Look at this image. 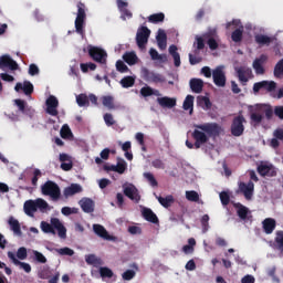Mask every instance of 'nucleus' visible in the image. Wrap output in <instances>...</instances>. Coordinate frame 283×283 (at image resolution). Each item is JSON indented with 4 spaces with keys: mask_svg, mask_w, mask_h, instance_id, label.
I'll return each mask as SVG.
<instances>
[{
    "mask_svg": "<svg viewBox=\"0 0 283 283\" xmlns=\"http://www.w3.org/2000/svg\"><path fill=\"white\" fill-rule=\"evenodd\" d=\"M224 133V128L218 123H205L195 124V130L192 132V138L195 144L186 140V147L188 149H200L202 145L209 143V138H218Z\"/></svg>",
    "mask_w": 283,
    "mask_h": 283,
    "instance_id": "obj_1",
    "label": "nucleus"
},
{
    "mask_svg": "<svg viewBox=\"0 0 283 283\" xmlns=\"http://www.w3.org/2000/svg\"><path fill=\"white\" fill-rule=\"evenodd\" d=\"M40 227L43 233H51L52 235H56L57 231L59 238H62V240H65V238H67V229L65 228V226H63L59 218H51V223H49L48 221H42Z\"/></svg>",
    "mask_w": 283,
    "mask_h": 283,
    "instance_id": "obj_2",
    "label": "nucleus"
},
{
    "mask_svg": "<svg viewBox=\"0 0 283 283\" xmlns=\"http://www.w3.org/2000/svg\"><path fill=\"white\" fill-rule=\"evenodd\" d=\"M24 213L30 218H34V213L36 211H41V213H46V211H51L50 203L44 199L38 198L35 200H27L23 206Z\"/></svg>",
    "mask_w": 283,
    "mask_h": 283,
    "instance_id": "obj_3",
    "label": "nucleus"
},
{
    "mask_svg": "<svg viewBox=\"0 0 283 283\" xmlns=\"http://www.w3.org/2000/svg\"><path fill=\"white\" fill-rule=\"evenodd\" d=\"M250 112V120L251 123H254L255 125H260L262 120L264 119V116L262 114H265V117L268 120L270 118H273V108H265L263 105L256 104L255 106H249Z\"/></svg>",
    "mask_w": 283,
    "mask_h": 283,
    "instance_id": "obj_4",
    "label": "nucleus"
},
{
    "mask_svg": "<svg viewBox=\"0 0 283 283\" xmlns=\"http://www.w3.org/2000/svg\"><path fill=\"white\" fill-rule=\"evenodd\" d=\"M87 8L85 3L77 2V15L75 18V31L80 36H85V19H87V13L85 12Z\"/></svg>",
    "mask_w": 283,
    "mask_h": 283,
    "instance_id": "obj_5",
    "label": "nucleus"
},
{
    "mask_svg": "<svg viewBox=\"0 0 283 283\" xmlns=\"http://www.w3.org/2000/svg\"><path fill=\"white\" fill-rule=\"evenodd\" d=\"M41 191H42L43 196H50V198H52V200H60V198H61V188L57 186L56 182H54L52 180L45 181L41 186Z\"/></svg>",
    "mask_w": 283,
    "mask_h": 283,
    "instance_id": "obj_6",
    "label": "nucleus"
},
{
    "mask_svg": "<svg viewBox=\"0 0 283 283\" xmlns=\"http://www.w3.org/2000/svg\"><path fill=\"white\" fill-rule=\"evenodd\" d=\"M88 56L95 61V63H101V65L107 64V52L98 46L88 45Z\"/></svg>",
    "mask_w": 283,
    "mask_h": 283,
    "instance_id": "obj_7",
    "label": "nucleus"
},
{
    "mask_svg": "<svg viewBox=\"0 0 283 283\" xmlns=\"http://www.w3.org/2000/svg\"><path fill=\"white\" fill-rule=\"evenodd\" d=\"M244 123H247L244 115H238L232 119L230 127L232 136L240 137L242 134H244Z\"/></svg>",
    "mask_w": 283,
    "mask_h": 283,
    "instance_id": "obj_8",
    "label": "nucleus"
},
{
    "mask_svg": "<svg viewBox=\"0 0 283 283\" xmlns=\"http://www.w3.org/2000/svg\"><path fill=\"white\" fill-rule=\"evenodd\" d=\"M149 36H151V30L147 27H140L136 33V43L139 50H145V45H147L149 41Z\"/></svg>",
    "mask_w": 283,
    "mask_h": 283,
    "instance_id": "obj_9",
    "label": "nucleus"
},
{
    "mask_svg": "<svg viewBox=\"0 0 283 283\" xmlns=\"http://www.w3.org/2000/svg\"><path fill=\"white\" fill-rule=\"evenodd\" d=\"M277 88V83L274 81H261L253 84V94H258L259 92H266L268 94L271 92H275Z\"/></svg>",
    "mask_w": 283,
    "mask_h": 283,
    "instance_id": "obj_10",
    "label": "nucleus"
},
{
    "mask_svg": "<svg viewBox=\"0 0 283 283\" xmlns=\"http://www.w3.org/2000/svg\"><path fill=\"white\" fill-rule=\"evenodd\" d=\"M46 114L50 116H59V99L54 95H50L45 102Z\"/></svg>",
    "mask_w": 283,
    "mask_h": 283,
    "instance_id": "obj_11",
    "label": "nucleus"
},
{
    "mask_svg": "<svg viewBox=\"0 0 283 283\" xmlns=\"http://www.w3.org/2000/svg\"><path fill=\"white\" fill-rule=\"evenodd\" d=\"M144 80H146L147 83H165V75L160 73H156L154 71H149L147 69H144L143 71Z\"/></svg>",
    "mask_w": 283,
    "mask_h": 283,
    "instance_id": "obj_12",
    "label": "nucleus"
},
{
    "mask_svg": "<svg viewBox=\"0 0 283 283\" xmlns=\"http://www.w3.org/2000/svg\"><path fill=\"white\" fill-rule=\"evenodd\" d=\"M212 78L217 87H224V85H227V75H224V71H222L220 66L212 71Z\"/></svg>",
    "mask_w": 283,
    "mask_h": 283,
    "instance_id": "obj_13",
    "label": "nucleus"
},
{
    "mask_svg": "<svg viewBox=\"0 0 283 283\" xmlns=\"http://www.w3.org/2000/svg\"><path fill=\"white\" fill-rule=\"evenodd\" d=\"M255 189V185L253 181H249L248 184L244 181L239 182V191L243 193L245 200H251L253 198V190Z\"/></svg>",
    "mask_w": 283,
    "mask_h": 283,
    "instance_id": "obj_14",
    "label": "nucleus"
},
{
    "mask_svg": "<svg viewBox=\"0 0 283 283\" xmlns=\"http://www.w3.org/2000/svg\"><path fill=\"white\" fill-rule=\"evenodd\" d=\"M124 196L133 200V202H140V195L138 193V188L134 185L123 186Z\"/></svg>",
    "mask_w": 283,
    "mask_h": 283,
    "instance_id": "obj_15",
    "label": "nucleus"
},
{
    "mask_svg": "<svg viewBox=\"0 0 283 283\" xmlns=\"http://www.w3.org/2000/svg\"><path fill=\"white\" fill-rule=\"evenodd\" d=\"M266 61H269V56H266V54H261L260 57H256L253 61L252 67L255 72V74H258V75L264 74V72H265L264 63H266Z\"/></svg>",
    "mask_w": 283,
    "mask_h": 283,
    "instance_id": "obj_16",
    "label": "nucleus"
},
{
    "mask_svg": "<svg viewBox=\"0 0 283 283\" xmlns=\"http://www.w3.org/2000/svg\"><path fill=\"white\" fill-rule=\"evenodd\" d=\"M235 72L241 85L243 86L249 83V76L253 74V71H251V69H247L244 66L237 67Z\"/></svg>",
    "mask_w": 283,
    "mask_h": 283,
    "instance_id": "obj_17",
    "label": "nucleus"
},
{
    "mask_svg": "<svg viewBox=\"0 0 283 283\" xmlns=\"http://www.w3.org/2000/svg\"><path fill=\"white\" fill-rule=\"evenodd\" d=\"M6 67L14 71L19 70V64L10 55H2L0 56V70H6Z\"/></svg>",
    "mask_w": 283,
    "mask_h": 283,
    "instance_id": "obj_18",
    "label": "nucleus"
},
{
    "mask_svg": "<svg viewBox=\"0 0 283 283\" xmlns=\"http://www.w3.org/2000/svg\"><path fill=\"white\" fill-rule=\"evenodd\" d=\"M15 92H23L25 96H31L34 92V85L31 84L30 81H24L23 84L21 82L17 83L14 86Z\"/></svg>",
    "mask_w": 283,
    "mask_h": 283,
    "instance_id": "obj_19",
    "label": "nucleus"
},
{
    "mask_svg": "<svg viewBox=\"0 0 283 283\" xmlns=\"http://www.w3.org/2000/svg\"><path fill=\"white\" fill-rule=\"evenodd\" d=\"M8 258L9 260H11V262L15 264V266H20V269H22L25 273L32 272V266L30 265V263L19 261V259H17V254H14L13 252L9 251Z\"/></svg>",
    "mask_w": 283,
    "mask_h": 283,
    "instance_id": "obj_20",
    "label": "nucleus"
},
{
    "mask_svg": "<svg viewBox=\"0 0 283 283\" xmlns=\"http://www.w3.org/2000/svg\"><path fill=\"white\" fill-rule=\"evenodd\" d=\"M14 103L21 114H24L25 116H32L34 114V109L31 106H28V103L25 101L18 98L14 99Z\"/></svg>",
    "mask_w": 283,
    "mask_h": 283,
    "instance_id": "obj_21",
    "label": "nucleus"
},
{
    "mask_svg": "<svg viewBox=\"0 0 283 283\" xmlns=\"http://www.w3.org/2000/svg\"><path fill=\"white\" fill-rule=\"evenodd\" d=\"M93 231L98 238H103V240H114V237L109 235V232L101 224H93Z\"/></svg>",
    "mask_w": 283,
    "mask_h": 283,
    "instance_id": "obj_22",
    "label": "nucleus"
},
{
    "mask_svg": "<svg viewBox=\"0 0 283 283\" xmlns=\"http://www.w3.org/2000/svg\"><path fill=\"white\" fill-rule=\"evenodd\" d=\"M263 224V231L266 233V235H271L273 231H275L276 221L273 218H266L262 221Z\"/></svg>",
    "mask_w": 283,
    "mask_h": 283,
    "instance_id": "obj_23",
    "label": "nucleus"
},
{
    "mask_svg": "<svg viewBox=\"0 0 283 283\" xmlns=\"http://www.w3.org/2000/svg\"><path fill=\"white\" fill-rule=\"evenodd\" d=\"M80 207L82 209V211H84V213H94V200L90 199V198H83L80 201Z\"/></svg>",
    "mask_w": 283,
    "mask_h": 283,
    "instance_id": "obj_24",
    "label": "nucleus"
},
{
    "mask_svg": "<svg viewBox=\"0 0 283 283\" xmlns=\"http://www.w3.org/2000/svg\"><path fill=\"white\" fill-rule=\"evenodd\" d=\"M142 216L147 222H151L153 224H158V216L155 214L154 210L149 208H144L142 210Z\"/></svg>",
    "mask_w": 283,
    "mask_h": 283,
    "instance_id": "obj_25",
    "label": "nucleus"
},
{
    "mask_svg": "<svg viewBox=\"0 0 283 283\" xmlns=\"http://www.w3.org/2000/svg\"><path fill=\"white\" fill-rule=\"evenodd\" d=\"M81 191H83V187H81V185L72 184L64 189V197L70 198L71 196H76V193H81Z\"/></svg>",
    "mask_w": 283,
    "mask_h": 283,
    "instance_id": "obj_26",
    "label": "nucleus"
},
{
    "mask_svg": "<svg viewBox=\"0 0 283 283\" xmlns=\"http://www.w3.org/2000/svg\"><path fill=\"white\" fill-rule=\"evenodd\" d=\"M157 103L158 105H160V107H167L168 109L176 107V98H171L168 96L158 97Z\"/></svg>",
    "mask_w": 283,
    "mask_h": 283,
    "instance_id": "obj_27",
    "label": "nucleus"
},
{
    "mask_svg": "<svg viewBox=\"0 0 283 283\" xmlns=\"http://www.w3.org/2000/svg\"><path fill=\"white\" fill-rule=\"evenodd\" d=\"M203 87H205V82L202 80H200V78H191L190 80V90L195 94H201Z\"/></svg>",
    "mask_w": 283,
    "mask_h": 283,
    "instance_id": "obj_28",
    "label": "nucleus"
},
{
    "mask_svg": "<svg viewBox=\"0 0 283 283\" xmlns=\"http://www.w3.org/2000/svg\"><path fill=\"white\" fill-rule=\"evenodd\" d=\"M9 226H10L11 231H13L14 235H18L19 238H21V235H23V232L21 231V223H19V220L11 217L9 219Z\"/></svg>",
    "mask_w": 283,
    "mask_h": 283,
    "instance_id": "obj_29",
    "label": "nucleus"
},
{
    "mask_svg": "<svg viewBox=\"0 0 283 283\" xmlns=\"http://www.w3.org/2000/svg\"><path fill=\"white\" fill-rule=\"evenodd\" d=\"M254 41L255 43H258V45H271V43H273L274 39L269 36V35H264V34H256L254 36Z\"/></svg>",
    "mask_w": 283,
    "mask_h": 283,
    "instance_id": "obj_30",
    "label": "nucleus"
},
{
    "mask_svg": "<svg viewBox=\"0 0 283 283\" xmlns=\"http://www.w3.org/2000/svg\"><path fill=\"white\" fill-rule=\"evenodd\" d=\"M168 50L175 61V67H180V53H178V46L171 44Z\"/></svg>",
    "mask_w": 283,
    "mask_h": 283,
    "instance_id": "obj_31",
    "label": "nucleus"
},
{
    "mask_svg": "<svg viewBox=\"0 0 283 283\" xmlns=\"http://www.w3.org/2000/svg\"><path fill=\"white\" fill-rule=\"evenodd\" d=\"M157 45L159 50H167V33H165V31L158 32Z\"/></svg>",
    "mask_w": 283,
    "mask_h": 283,
    "instance_id": "obj_32",
    "label": "nucleus"
},
{
    "mask_svg": "<svg viewBox=\"0 0 283 283\" xmlns=\"http://www.w3.org/2000/svg\"><path fill=\"white\" fill-rule=\"evenodd\" d=\"M123 59L127 65H136L138 63V55L135 52H126Z\"/></svg>",
    "mask_w": 283,
    "mask_h": 283,
    "instance_id": "obj_33",
    "label": "nucleus"
},
{
    "mask_svg": "<svg viewBox=\"0 0 283 283\" xmlns=\"http://www.w3.org/2000/svg\"><path fill=\"white\" fill-rule=\"evenodd\" d=\"M157 200L161 207L165 209H169L175 202L174 196L169 195L166 198L165 197H157Z\"/></svg>",
    "mask_w": 283,
    "mask_h": 283,
    "instance_id": "obj_34",
    "label": "nucleus"
},
{
    "mask_svg": "<svg viewBox=\"0 0 283 283\" xmlns=\"http://www.w3.org/2000/svg\"><path fill=\"white\" fill-rule=\"evenodd\" d=\"M102 105L107 107V109H116V105L114 104V97L112 95L102 96Z\"/></svg>",
    "mask_w": 283,
    "mask_h": 283,
    "instance_id": "obj_35",
    "label": "nucleus"
},
{
    "mask_svg": "<svg viewBox=\"0 0 283 283\" xmlns=\"http://www.w3.org/2000/svg\"><path fill=\"white\" fill-rule=\"evenodd\" d=\"M237 210V214L239 216V218L241 220H247L248 216H249V208H247L245 206H243L242 203H237L235 205Z\"/></svg>",
    "mask_w": 283,
    "mask_h": 283,
    "instance_id": "obj_36",
    "label": "nucleus"
},
{
    "mask_svg": "<svg viewBox=\"0 0 283 283\" xmlns=\"http://www.w3.org/2000/svg\"><path fill=\"white\" fill-rule=\"evenodd\" d=\"M197 104L199 105V107H202V109H211V99H209V97L207 96H199L197 98Z\"/></svg>",
    "mask_w": 283,
    "mask_h": 283,
    "instance_id": "obj_37",
    "label": "nucleus"
},
{
    "mask_svg": "<svg viewBox=\"0 0 283 283\" xmlns=\"http://www.w3.org/2000/svg\"><path fill=\"white\" fill-rule=\"evenodd\" d=\"M127 6H128V3H127L126 1H120V0H119L117 8H119V10H120V12H122L124 19H125V17H126L127 19H132V11H129V10L127 9Z\"/></svg>",
    "mask_w": 283,
    "mask_h": 283,
    "instance_id": "obj_38",
    "label": "nucleus"
},
{
    "mask_svg": "<svg viewBox=\"0 0 283 283\" xmlns=\"http://www.w3.org/2000/svg\"><path fill=\"white\" fill-rule=\"evenodd\" d=\"M244 34V27H241L239 29H235L232 34H231V39L234 43H240L242 42V36Z\"/></svg>",
    "mask_w": 283,
    "mask_h": 283,
    "instance_id": "obj_39",
    "label": "nucleus"
},
{
    "mask_svg": "<svg viewBox=\"0 0 283 283\" xmlns=\"http://www.w3.org/2000/svg\"><path fill=\"white\" fill-rule=\"evenodd\" d=\"M109 154H112V150L104 148L99 154L101 157L95 158L96 165H103V160H109Z\"/></svg>",
    "mask_w": 283,
    "mask_h": 283,
    "instance_id": "obj_40",
    "label": "nucleus"
},
{
    "mask_svg": "<svg viewBox=\"0 0 283 283\" xmlns=\"http://www.w3.org/2000/svg\"><path fill=\"white\" fill-rule=\"evenodd\" d=\"M193 95H187L184 101V109L186 112L190 111V114H193Z\"/></svg>",
    "mask_w": 283,
    "mask_h": 283,
    "instance_id": "obj_41",
    "label": "nucleus"
},
{
    "mask_svg": "<svg viewBox=\"0 0 283 283\" xmlns=\"http://www.w3.org/2000/svg\"><path fill=\"white\" fill-rule=\"evenodd\" d=\"M86 264H91L92 266H98L102 264V261L99 258H97L95 254H87L85 256Z\"/></svg>",
    "mask_w": 283,
    "mask_h": 283,
    "instance_id": "obj_42",
    "label": "nucleus"
},
{
    "mask_svg": "<svg viewBox=\"0 0 283 283\" xmlns=\"http://www.w3.org/2000/svg\"><path fill=\"white\" fill-rule=\"evenodd\" d=\"M119 83L122 87L127 90L129 87H134V84L136 83V78H134L133 76H125L124 78L120 80Z\"/></svg>",
    "mask_w": 283,
    "mask_h": 283,
    "instance_id": "obj_43",
    "label": "nucleus"
},
{
    "mask_svg": "<svg viewBox=\"0 0 283 283\" xmlns=\"http://www.w3.org/2000/svg\"><path fill=\"white\" fill-rule=\"evenodd\" d=\"M149 23H163L165 21V13H154L148 17Z\"/></svg>",
    "mask_w": 283,
    "mask_h": 283,
    "instance_id": "obj_44",
    "label": "nucleus"
},
{
    "mask_svg": "<svg viewBox=\"0 0 283 283\" xmlns=\"http://www.w3.org/2000/svg\"><path fill=\"white\" fill-rule=\"evenodd\" d=\"M76 103L80 107L90 106V98L85 94H80L76 96Z\"/></svg>",
    "mask_w": 283,
    "mask_h": 283,
    "instance_id": "obj_45",
    "label": "nucleus"
},
{
    "mask_svg": "<svg viewBox=\"0 0 283 283\" xmlns=\"http://www.w3.org/2000/svg\"><path fill=\"white\" fill-rule=\"evenodd\" d=\"M125 171H127V161H125V159H122L117 161V165L115 166V172L123 175L125 174Z\"/></svg>",
    "mask_w": 283,
    "mask_h": 283,
    "instance_id": "obj_46",
    "label": "nucleus"
},
{
    "mask_svg": "<svg viewBox=\"0 0 283 283\" xmlns=\"http://www.w3.org/2000/svg\"><path fill=\"white\" fill-rule=\"evenodd\" d=\"M186 198L189 202H199L200 195L196 190L186 191Z\"/></svg>",
    "mask_w": 283,
    "mask_h": 283,
    "instance_id": "obj_47",
    "label": "nucleus"
},
{
    "mask_svg": "<svg viewBox=\"0 0 283 283\" xmlns=\"http://www.w3.org/2000/svg\"><path fill=\"white\" fill-rule=\"evenodd\" d=\"M274 76L275 78H282L283 76V59L280 60L274 66Z\"/></svg>",
    "mask_w": 283,
    "mask_h": 283,
    "instance_id": "obj_48",
    "label": "nucleus"
},
{
    "mask_svg": "<svg viewBox=\"0 0 283 283\" xmlns=\"http://www.w3.org/2000/svg\"><path fill=\"white\" fill-rule=\"evenodd\" d=\"M99 275L101 277L105 279H112L114 277V272L112 271V269L107 268V266H102L99 268Z\"/></svg>",
    "mask_w": 283,
    "mask_h": 283,
    "instance_id": "obj_49",
    "label": "nucleus"
},
{
    "mask_svg": "<svg viewBox=\"0 0 283 283\" xmlns=\"http://www.w3.org/2000/svg\"><path fill=\"white\" fill-rule=\"evenodd\" d=\"M80 67L82 70V72L84 74H87V72H94V70H96V64L92 63V62H88V63H81L80 64Z\"/></svg>",
    "mask_w": 283,
    "mask_h": 283,
    "instance_id": "obj_50",
    "label": "nucleus"
},
{
    "mask_svg": "<svg viewBox=\"0 0 283 283\" xmlns=\"http://www.w3.org/2000/svg\"><path fill=\"white\" fill-rule=\"evenodd\" d=\"M33 255H34V260L35 262H38L39 264H45L48 262V258H45V255H43V253L33 250Z\"/></svg>",
    "mask_w": 283,
    "mask_h": 283,
    "instance_id": "obj_51",
    "label": "nucleus"
},
{
    "mask_svg": "<svg viewBox=\"0 0 283 283\" xmlns=\"http://www.w3.org/2000/svg\"><path fill=\"white\" fill-rule=\"evenodd\" d=\"M144 178L149 182L151 187L158 186V180H156V177H154V174L151 172H144Z\"/></svg>",
    "mask_w": 283,
    "mask_h": 283,
    "instance_id": "obj_52",
    "label": "nucleus"
},
{
    "mask_svg": "<svg viewBox=\"0 0 283 283\" xmlns=\"http://www.w3.org/2000/svg\"><path fill=\"white\" fill-rule=\"evenodd\" d=\"M271 171V166L266 164H261L258 166V172L260 176H269V172Z\"/></svg>",
    "mask_w": 283,
    "mask_h": 283,
    "instance_id": "obj_53",
    "label": "nucleus"
},
{
    "mask_svg": "<svg viewBox=\"0 0 283 283\" xmlns=\"http://www.w3.org/2000/svg\"><path fill=\"white\" fill-rule=\"evenodd\" d=\"M139 94L144 97L147 98L149 96H154V88L150 86H144L140 88Z\"/></svg>",
    "mask_w": 283,
    "mask_h": 283,
    "instance_id": "obj_54",
    "label": "nucleus"
},
{
    "mask_svg": "<svg viewBox=\"0 0 283 283\" xmlns=\"http://www.w3.org/2000/svg\"><path fill=\"white\" fill-rule=\"evenodd\" d=\"M116 70L117 72H120V74H125L126 72H129V67L127 66V64H125V62L120 60L116 62Z\"/></svg>",
    "mask_w": 283,
    "mask_h": 283,
    "instance_id": "obj_55",
    "label": "nucleus"
},
{
    "mask_svg": "<svg viewBox=\"0 0 283 283\" xmlns=\"http://www.w3.org/2000/svg\"><path fill=\"white\" fill-rule=\"evenodd\" d=\"M104 122L107 127H112V125H116V120L114 119V115H112V113L104 114Z\"/></svg>",
    "mask_w": 283,
    "mask_h": 283,
    "instance_id": "obj_56",
    "label": "nucleus"
},
{
    "mask_svg": "<svg viewBox=\"0 0 283 283\" xmlns=\"http://www.w3.org/2000/svg\"><path fill=\"white\" fill-rule=\"evenodd\" d=\"M219 198H220L221 205H223V207H227V205H229V202H231V197L229 196V193L227 191L220 192Z\"/></svg>",
    "mask_w": 283,
    "mask_h": 283,
    "instance_id": "obj_57",
    "label": "nucleus"
},
{
    "mask_svg": "<svg viewBox=\"0 0 283 283\" xmlns=\"http://www.w3.org/2000/svg\"><path fill=\"white\" fill-rule=\"evenodd\" d=\"M61 138H70L72 136V129H70V126L63 125L60 130Z\"/></svg>",
    "mask_w": 283,
    "mask_h": 283,
    "instance_id": "obj_58",
    "label": "nucleus"
},
{
    "mask_svg": "<svg viewBox=\"0 0 283 283\" xmlns=\"http://www.w3.org/2000/svg\"><path fill=\"white\" fill-rule=\"evenodd\" d=\"M202 233L209 231V214H203L201 218Z\"/></svg>",
    "mask_w": 283,
    "mask_h": 283,
    "instance_id": "obj_59",
    "label": "nucleus"
},
{
    "mask_svg": "<svg viewBox=\"0 0 283 283\" xmlns=\"http://www.w3.org/2000/svg\"><path fill=\"white\" fill-rule=\"evenodd\" d=\"M123 280L129 282V280H134L136 277V272L134 270H127L122 274Z\"/></svg>",
    "mask_w": 283,
    "mask_h": 283,
    "instance_id": "obj_60",
    "label": "nucleus"
},
{
    "mask_svg": "<svg viewBox=\"0 0 283 283\" xmlns=\"http://www.w3.org/2000/svg\"><path fill=\"white\" fill-rule=\"evenodd\" d=\"M17 259L18 260H27L28 259V249L25 248H19L17 252Z\"/></svg>",
    "mask_w": 283,
    "mask_h": 283,
    "instance_id": "obj_61",
    "label": "nucleus"
},
{
    "mask_svg": "<svg viewBox=\"0 0 283 283\" xmlns=\"http://www.w3.org/2000/svg\"><path fill=\"white\" fill-rule=\"evenodd\" d=\"M61 213L63 216H72V213H78V209L76 208H70V207H63L61 209Z\"/></svg>",
    "mask_w": 283,
    "mask_h": 283,
    "instance_id": "obj_62",
    "label": "nucleus"
},
{
    "mask_svg": "<svg viewBox=\"0 0 283 283\" xmlns=\"http://www.w3.org/2000/svg\"><path fill=\"white\" fill-rule=\"evenodd\" d=\"M196 41L195 45H197V50L195 51V54H198V51L205 48V39H202V36H197Z\"/></svg>",
    "mask_w": 283,
    "mask_h": 283,
    "instance_id": "obj_63",
    "label": "nucleus"
},
{
    "mask_svg": "<svg viewBox=\"0 0 283 283\" xmlns=\"http://www.w3.org/2000/svg\"><path fill=\"white\" fill-rule=\"evenodd\" d=\"M57 253H60V255H74V250L70 249V248H61L57 249Z\"/></svg>",
    "mask_w": 283,
    "mask_h": 283,
    "instance_id": "obj_64",
    "label": "nucleus"
}]
</instances>
